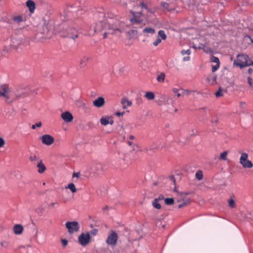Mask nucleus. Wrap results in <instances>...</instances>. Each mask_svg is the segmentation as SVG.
Instances as JSON below:
<instances>
[{
	"instance_id": "1",
	"label": "nucleus",
	"mask_w": 253,
	"mask_h": 253,
	"mask_svg": "<svg viewBox=\"0 0 253 253\" xmlns=\"http://www.w3.org/2000/svg\"><path fill=\"white\" fill-rule=\"evenodd\" d=\"M105 22L106 24H107V28L104 30L106 31L103 34V38H107L109 34L122 33L126 30L125 27V23L117 19L107 18Z\"/></svg>"
},
{
	"instance_id": "2",
	"label": "nucleus",
	"mask_w": 253,
	"mask_h": 253,
	"mask_svg": "<svg viewBox=\"0 0 253 253\" xmlns=\"http://www.w3.org/2000/svg\"><path fill=\"white\" fill-rule=\"evenodd\" d=\"M131 13L132 15V18L130 19V24L126 25L125 24V27L126 30L128 29L135 28V25H138L142 23L143 21V17L145 18V14H143L142 12H134L131 11Z\"/></svg>"
},
{
	"instance_id": "3",
	"label": "nucleus",
	"mask_w": 253,
	"mask_h": 253,
	"mask_svg": "<svg viewBox=\"0 0 253 253\" xmlns=\"http://www.w3.org/2000/svg\"><path fill=\"white\" fill-rule=\"evenodd\" d=\"M107 19V18L104 19L102 21H99L92 24L89 30V35H93L96 32H102L106 29L107 28V24H106L105 22Z\"/></svg>"
},
{
	"instance_id": "4",
	"label": "nucleus",
	"mask_w": 253,
	"mask_h": 253,
	"mask_svg": "<svg viewBox=\"0 0 253 253\" xmlns=\"http://www.w3.org/2000/svg\"><path fill=\"white\" fill-rule=\"evenodd\" d=\"M250 58L247 55L244 54H238L237 59L234 60V64L240 68L249 66Z\"/></svg>"
},
{
	"instance_id": "5",
	"label": "nucleus",
	"mask_w": 253,
	"mask_h": 253,
	"mask_svg": "<svg viewBox=\"0 0 253 253\" xmlns=\"http://www.w3.org/2000/svg\"><path fill=\"white\" fill-rule=\"evenodd\" d=\"M7 95L6 103L9 104L19 99L21 97L22 93L9 88Z\"/></svg>"
},
{
	"instance_id": "6",
	"label": "nucleus",
	"mask_w": 253,
	"mask_h": 253,
	"mask_svg": "<svg viewBox=\"0 0 253 253\" xmlns=\"http://www.w3.org/2000/svg\"><path fill=\"white\" fill-rule=\"evenodd\" d=\"M240 153L241 156L240 158L239 162L243 168L244 169L252 168L253 167V164L251 161L248 160V154L244 152Z\"/></svg>"
},
{
	"instance_id": "7",
	"label": "nucleus",
	"mask_w": 253,
	"mask_h": 253,
	"mask_svg": "<svg viewBox=\"0 0 253 253\" xmlns=\"http://www.w3.org/2000/svg\"><path fill=\"white\" fill-rule=\"evenodd\" d=\"M66 227L70 233L78 231L80 229L79 223L77 221L67 222Z\"/></svg>"
},
{
	"instance_id": "8",
	"label": "nucleus",
	"mask_w": 253,
	"mask_h": 253,
	"mask_svg": "<svg viewBox=\"0 0 253 253\" xmlns=\"http://www.w3.org/2000/svg\"><path fill=\"white\" fill-rule=\"evenodd\" d=\"M90 236L89 233H82L78 237L79 243L82 246H85L90 242Z\"/></svg>"
},
{
	"instance_id": "9",
	"label": "nucleus",
	"mask_w": 253,
	"mask_h": 253,
	"mask_svg": "<svg viewBox=\"0 0 253 253\" xmlns=\"http://www.w3.org/2000/svg\"><path fill=\"white\" fill-rule=\"evenodd\" d=\"M118 240V235L114 231L111 230L110 234L108 236L106 239V243L108 245L115 246Z\"/></svg>"
},
{
	"instance_id": "10",
	"label": "nucleus",
	"mask_w": 253,
	"mask_h": 253,
	"mask_svg": "<svg viewBox=\"0 0 253 253\" xmlns=\"http://www.w3.org/2000/svg\"><path fill=\"white\" fill-rule=\"evenodd\" d=\"M41 139L42 143L46 145H51L54 142V138L49 134H44L42 135L41 137Z\"/></svg>"
},
{
	"instance_id": "11",
	"label": "nucleus",
	"mask_w": 253,
	"mask_h": 253,
	"mask_svg": "<svg viewBox=\"0 0 253 253\" xmlns=\"http://www.w3.org/2000/svg\"><path fill=\"white\" fill-rule=\"evenodd\" d=\"M139 6L142 8L141 12H142L143 14H145V11L147 12V14L145 15L146 17H148L153 13L152 10L149 7L148 4L145 3L143 1H140L139 2Z\"/></svg>"
},
{
	"instance_id": "12",
	"label": "nucleus",
	"mask_w": 253,
	"mask_h": 253,
	"mask_svg": "<svg viewBox=\"0 0 253 253\" xmlns=\"http://www.w3.org/2000/svg\"><path fill=\"white\" fill-rule=\"evenodd\" d=\"M61 117L65 122L67 123L71 122L73 120V115L69 111H66L62 113Z\"/></svg>"
},
{
	"instance_id": "13",
	"label": "nucleus",
	"mask_w": 253,
	"mask_h": 253,
	"mask_svg": "<svg viewBox=\"0 0 253 253\" xmlns=\"http://www.w3.org/2000/svg\"><path fill=\"white\" fill-rule=\"evenodd\" d=\"M100 123L103 126H107L108 124L113 125L114 121L112 118L108 116H103L100 119Z\"/></svg>"
},
{
	"instance_id": "14",
	"label": "nucleus",
	"mask_w": 253,
	"mask_h": 253,
	"mask_svg": "<svg viewBox=\"0 0 253 253\" xmlns=\"http://www.w3.org/2000/svg\"><path fill=\"white\" fill-rule=\"evenodd\" d=\"M104 104L105 100L102 97H99L93 101V105L98 108L102 107Z\"/></svg>"
},
{
	"instance_id": "15",
	"label": "nucleus",
	"mask_w": 253,
	"mask_h": 253,
	"mask_svg": "<svg viewBox=\"0 0 253 253\" xmlns=\"http://www.w3.org/2000/svg\"><path fill=\"white\" fill-rule=\"evenodd\" d=\"M26 6L29 8V11L33 13L35 9V3L33 0H28L26 2Z\"/></svg>"
},
{
	"instance_id": "16",
	"label": "nucleus",
	"mask_w": 253,
	"mask_h": 253,
	"mask_svg": "<svg viewBox=\"0 0 253 253\" xmlns=\"http://www.w3.org/2000/svg\"><path fill=\"white\" fill-rule=\"evenodd\" d=\"M37 167L38 168V171L40 173H43L46 169V168H45V166L43 165V164L42 163V160H40L38 161Z\"/></svg>"
},
{
	"instance_id": "17",
	"label": "nucleus",
	"mask_w": 253,
	"mask_h": 253,
	"mask_svg": "<svg viewBox=\"0 0 253 253\" xmlns=\"http://www.w3.org/2000/svg\"><path fill=\"white\" fill-rule=\"evenodd\" d=\"M23 231V227L20 224L15 225L13 227V231L16 235L21 234Z\"/></svg>"
},
{
	"instance_id": "18",
	"label": "nucleus",
	"mask_w": 253,
	"mask_h": 253,
	"mask_svg": "<svg viewBox=\"0 0 253 253\" xmlns=\"http://www.w3.org/2000/svg\"><path fill=\"white\" fill-rule=\"evenodd\" d=\"M121 103L123 105V109H126L128 106H130L132 104V102L128 100L126 98H122Z\"/></svg>"
},
{
	"instance_id": "19",
	"label": "nucleus",
	"mask_w": 253,
	"mask_h": 253,
	"mask_svg": "<svg viewBox=\"0 0 253 253\" xmlns=\"http://www.w3.org/2000/svg\"><path fill=\"white\" fill-rule=\"evenodd\" d=\"M69 32L67 36L69 38H72L75 40V38H77L78 37V34L77 31L75 29H70L69 30Z\"/></svg>"
},
{
	"instance_id": "20",
	"label": "nucleus",
	"mask_w": 253,
	"mask_h": 253,
	"mask_svg": "<svg viewBox=\"0 0 253 253\" xmlns=\"http://www.w3.org/2000/svg\"><path fill=\"white\" fill-rule=\"evenodd\" d=\"M161 6L163 7L164 10L168 11L173 10L174 9L169 7V4L166 2H162Z\"/></svg>"
},
{
	"instance_id": "21",
	"label": "nucleus",
	"mask_w": 253,
	"mask_h": 253,
	"mask_svg": "<svg viewBox=\"0 0 253 253\" xmlns=\"http://www.w3.org/2000/svg\"><path fill=\"white\" fill-rule=\"evenodd\" d=\"M125 32H127V34H128L130 38H134L137 35V31L134 29H130L128 31L127 30Z\"/></svg>"
},
{
	"instance_id": "22",
	"label": "nucleus",
	"mask_w": 253,
	"mask_h": 253,
	"mask_svg": "<svg viewBox=\"0 0 253 253\" xmlns=\"http://www.w3.org/2000/svg\"><path fill=\"white\" fill-rule=\"evenodd\" d=\"M194 5H199L200 4H206L210 0H192Z\"/></svg>"
},
{
	"instance_id": "23",
	"label": "nucleus",
	"mask_w": 253,
	"mask_h": 253,
	"mask_svg": "<svg viewBox=\"0 0 253 253\" xmlns=\"http://www.w3.org/2000/svg\"><path fill=\"white\" fill-rule=\"evenodd\" d=\"M144 97L148 100H153L155 98V94L153 92L147 91L145 93Z\"/></svg>"
},
{
	"instance_id": "24",
	"label": "nucleus",
	"mask_w": 253,
	"mask_h": 253,
	"mask_svg": "<svg viewBox=\"0 0 253 253\" xmlns=\"http://www.w3.org/2000/svg\"><path fill=\"white\" fill-rule=\"evenodd\" d=\"M165 74L164 73H161L160 74L157 75V81L160 83L164 82L165 79Z\"/></svg>"
},
{
	"instance_id": "25",
	"label": "nucleus",
	"mask_w": 253,
	"mask_h": 253,
	"mask_svg": "<svg viewBox=\"0 0 253 253\" xmlns=\"http://www.w3.org/2000/svg\"><path fill=\"white\" fill-rule=\"evenodd\" d=\"M152 206L156 209H160L161 208V205L159 203V199H154L152 203Z\"/></svg>"
},
{
	"instance_id": "26",
	"label": "nucleus",
	"mask_w": 253,
	"mask_h": 253,
	"mask_svg": "<svg viewBox=\"0 0 253 253\" xmlns=\"http://www.w3.org/2000/svg\"><path fill=\"white\" fill-rule=\"evenodd\" d=\"M8 88V86L6 84L0 85V97H2V95H4V93H5V90Z\"/></svg>"
},
{
	"instance_id": "27",
	"label": "nucleus",
	"mask_w": 253,
	"mask_h": 253,
	"mask_svg": "<svg viewBox=\"0 0 253 253\" xmlns=\"http://www.w3.org/2000/svg\"><path fill=\"white\" fill-rule=\"evenodd\" d=\"M191 92V91L188 89H181V93H178L177 94V96L178 97H180V96H184L185 95H188Z\"/></svg>"
},
{
	"instance_id": "28",
	"label": "nucleus",
	"mask_w": 253,
	"mask_h": 253,
	"mask_svg": "<svg viewBox=\"0 0 253 253\" xmlns=\"http://www.w3.org/2000/svg\"><path fill=\"white\" fill-rule=\"evenodd\" d=\"M143 32L144 33H148L150 34H153L155 33V30L150 27L145 28L143 30Z\"/></svg>"
},
{
	"instance_id": "29",
	"label": "nucleus",
	"mask_w": 253,
	"mask_h": 253,
	"mask_svg": "<svg viewBox=\"0 0 253 253\" xmlns=\"http://www.w3.org/2000/svg\"><path fill=\"white\" fill-rule=\"evenodd\" d=\"M66 188H69L73 193H75L77 191V189L73 183H69Z\"/></svg>"
},
{
	"instance_id": "30",
	"label": "nucleus",
	"mask_w": 253,
	"mask_h": 253,
	"mask_svg": "<svg viewBox=\"0 0 253 253\" xmlns=\"http://www.w3.org/2000/svg\"><path fill=\"white\" fill-rule=\"evenodd\" d=\"M165 203L167 205H171L174 203V199L172 198H165Z\"/></svg>"
},
{
	"instance_id": "31",
	"label": "nucleus",
	"mask_w": 253,
	"mask_h": 253,
	"mask_svg": "<svg viewBox=\"0 0 253 253\" xmlns=\"http://www.w3.org/2000/svg\"><path fill=\"white\" fill-rule=\"evenodd\" d=\"M195 175L196 178L199 180L202 179L203 178V172L201 170H198V171H197Z\"/></svg>"
},
{
	"instance_id": "32",
	"label": "nucleus",
	"mask_w": 253,
	"mask_h": 253,
	"mask_svg": "<svg viewBox=\"0 0 253 253\" xmlns=\"http://www.w3.org/2000/svg\"><path fill=\"white\" fill-rule=\"evenodd\" d=\"M228 154L227 151H224L221 153L219 156V159L226 161L227 160V155Z\"/></svg>"
},
{
	"instance_id": "33",
	"label": "nucleus",
	"mask_w": 253,
	"mask_h": 253,
	"mask_svg": "<svg viewBox=\"0 0 253 253\" xmlns=\"http://www.w3.org/2000/svg\"><path fill=\"white\" fill-rule=\"evenodd\" d=\"M159 36L161 37L162 40H165L167 38V36L163 30H160L158 32Z\"/></svg>"
},
{
	"instance_id": "34",
	"label": "nucleus",
	"mask_w": 253,
	"mask_h": 253,
	"mask_svg": "<svg viewBox=\"0 0 253 253\" xmlns=\"http://www.w3.org/2000/svg\"><path fill=\"white\" fill-rule=\"evenodd\" d=\"M29 160L31 162L39 161L40 159H39L38 157L36 155H31L29 157Z\"/></svg>"
},
{
	"instance_id": "35",
	"label": "nucleus",
	"mask_w": 253,
	"mask_h": 253,
	"mask_svg": "<svg viewBox=\"0 0 253 253\" xmlns=\"http://www.w3.org/2000/svg\"><path fill=\"white\" fill-rule=\"evenodd\" d=\"M210 78H212V82L211 84H214L215 83L216 79V76L215 75H211L208 77L207 80H210Z\"/></svg>"
},
{
	"instance_id": "36",
	"label": "nucleus",
	"mask_w": 253,
	"mask_h": 253,
	"mask_svg": "<svg viewBox=\"0 0 253 253\" xmlns=\"http://www.w3.org/2000/svg\"><path fill=\"white\" fill-rule=\"evenodd\" d=\"M228 205L231 208L235 207V202L233 199H230L228 200Z\"/></svg>"
},
{
	"instance_id": "37",
	"label": "nucleus",
	"mask_w": 253,
	"mask_h": 253,
	"mask_svg": "<svg viewBox=\"0 0 253 253\" xmlns=\"http://www.w3.org/2000/svg\"><path fill=\"white\" fill-rule=\"evenodd\" d=\"M222 91H223V90L221 89V87H219V90L215 93L216 97H219L223 95V94L221 93Z\"/></svg>"
},
{
	"instance_id": "38",
	"label": "nucleus",
	"mask_w": 253,
	"mask_h": 253,
	"mask_svg": "<svg viewBox=\"0 0 253 253\" xmlns=\"http://www.w3.org/2000/svg\"><path fill=\"white\" fill-rule=\"evenodd\" d=\"M162 42V39L160 38H158L153 43L155 46H157Z\"/></svg>"
},
{
	"instance_id": "39",
	"label": "nucleus",
	"mask_w": 253,
	"mask_h": 253,
	"mask_svg": "<svg viewBox=\"0 0 253 253\" xmlns=\"http://www.w3.org/2000/svg\"><path fill=\"white\" fill-rule=\"evenodd\" d=\"M0 245L2 247L7 248L9 247L8 243L6 241H3L1 242Z\"/></svg>"
},
{
	"instance_id": "40",
	"label": "nucleus",
	"mask_w": 253,
	"mask_h": 253,
	"mask_svg": "<svg viewBox=\"0 0 253 253\" xmlns=\"http://www.w3.org/2000/svg\"><path fill=\"white\" fill-rule=\"evenodd\" d=\"M181 53L183 55H184L185 54L190 55L191 54V50L189 49H187V50H182L181 51Z\"/></svg>"
},
{
	"instance_id": "41",
	"label": "nucleus",
	"mask_w": 253,
	"mask_h": 253,
	"mask_svg": "<svg viewBox=\"0 0 253 253\" xmlns=\"http://www.w3.org/2000/svg\"><path fill=\"white\" fill-rule=\"evenodd\" d=\"M89 59V57L88 56H84L83 59H82L80 61V64L81 65H84V62L87 61Z\"/></svg>"
},
{
	"instance_id": "42",
	"label": "nucleus",
	"mask_w": 253,
	"mask_h": 253,
	"mask_svg": "<svg viewBox=\"0 0 253 253\" xmlns=\"http://www.w3.org/2000/svg\"><path fill=\"white\" fill-rule=\"evenodd\" d=\"M211 61L216 63V64H219V60L216 57L212 56L211 58Z\"/></svg>"
},
{
	"instance_id": "43",
	"label": "nucleus",
	"mask_w": 253,
	"mask_h": 253,
	"mask_svg": "<svg viewBox=\"0 0 253 253\" xmlns=\"http://www.w3.org/2000/svg\"><path fill=\"white\" fill-rule=\"evenodd\" d=\"M14 21H15L18 23H20L21 21H22V18L21 16H17L14 18Z\"/></svg>"
},
{
	"instance_id": "44",
	"label": "nucleus",
	"mask_w": 253,
	"mask_h": 253,
	"mask_svg": "<svg viewBox=\"0 0 253 253\" xmlns=\"http://www.w3.org/2000/svg\"><path fill=\"white\" fill-rule=\"evenodd\" d=\"M42 126V123L39 122L38 123H36L35 125H32V129H35L36 127H41Z\"/></svg>"
},
{
	"instance_id": "45",
	"label": "nucleus",
	"mask_w": 253,
	"mask_h": 253,
	"mask_svg": "<svg viewBox=\"0 0 253 253\" xmlns=\"http://www.w3.org/2000/svg\"><path fill=\"white\" fill-rule=\"evenodd\" d=\"M219 64H216L215 65H213L212 66V71L213 72H215L219 68Z\"/></svg>"
},
{
	"instance_id": "46",
	"label": "nucleus",
	"mask_w": 253,
	"mask_h": 253,
	"mask_svg": "<svg viewBox=\"0 0 253 253\" xmlns=\"http://www.w3.org/2000/svg\"><path fill=\"white\" fill-rule=\"evenodd\" d=\"M9 88L8 87L6 90H5V93H4V95H2V97H3L5 101L6 102V99H7V96L8 94V91H9Z\"/></svg>"
},
{
	"instance_id": "47",
	"label": "nucleus",
	"mask_w": 253,
	"mask_h": 253,
	"mask_svg": "<svg viewBox=\"0 0 253 253\" xmlns=\"http://www.w3.org/2000/svg\"><path fill=\"white\" fill-rule=\"evenodd\" d=\"M172 91L177 95L178 93H181V92H180V91H181V89L174 88L172 89Z\"/></svg>"
},
{
	"instance_id": "48",
	"label": "nucleus",
	"mask_w": 253,
	"mask_h": 253,
	"mask_svg": "<svg viewBox=\"0 0 253 253\" xmlns=\"http://www.w3.org/2000/svg\"><path fill=\"white\" fill-rule=\"evenodd\" d=\"M97 232L98 230L96 229H94L90 231V234L92 235L95 236L97 234Z\"/></svg>"
},
{
	"instance_id": "49",
	"label": "nucleus",
	"mask_w": 253,
	"mask_h": 253,
	"mask_svg": "<svg viewBox=\"0 0 253 253\" xmlns=\"http://www.w3.org/2000/svg\"><path fill=\"white\" fill-rule=\"evenodd\" d=\"M61 242L63 247H65L68 244V241L66 239H62Z\"/></svg>"
},
{
	"instance_id": "50",
	"label": "nucleus",
	"mask_w": 253,
	"mask_h": 253,
	"mask_svg": "<svg viewBox=\"0 0 253 253\" xmlns=\"http://www.w3.org/2000/svg\"><path fill=\"white\" fill-rule=\"evenodd\" d=\"M59 205V203L57 202H53V203H51L50 205H49V207H51L52 208H54V207L55 206V205Z\"/></svg>"
},
{
	"instance_id": "51",
	"label": "nucleus",
	"mask_w": 253,
	"mask_h": 253,
	"mask_svg": "<svg viewBox=\"0 0 253 253\" xmlns=\"http://www.w3.org/2000/svg\"><path fill=\"white\" fill-rule=\"evenodd\" d=\"M4 144V141L3 139L1 137H0V147H2Z\"/></svg>"
},
{
	"instance_id": "52",
	"label": "nucleus",
	"mask_w": 253,
	"mask_h": 253,
	"mask_svg": "<svg viewBox=\"0 0 253 253\" xmlns=\"http://www.w3.org/2000/svg\"><path fill=\"white\" fill-rule=\"evenodd\" d=\"M251 42L253 43V30L251 31L250 35L248 36Z\"/></svg>"
},
{
	"instance_id": "53",
	"label": "nucleus",
	"mask_w": 253,
	"mask_h": 253,
	"mask_svg": "<svg viewBox=\"0 0 253 253\" xmlns=\"http://www.w3.org/2000/svg\"><path fill=\"white\" fill-rule=\"evenodd\" d=\"M247 79H248V84L251 86L252 85V81H252L251 78L250 77H248Z\"/></svg>"
},
{
	"instance_id": "54",
	"label": "nucleus",
	"mask_w": 253,
	"mask_h": 253,
	"mask_svg": "<svg viewBox=\"0 0 253 253\" xmlns=\"http://www.w3.org/2000/svg\"><path fill=\"white\" fill-rule=\"evenodd\" d=\"M116 116H123V115L124 114V112H116Z\"/></svg>"
},
{
	"instance_id": "55",
	"label": "nucleus",
	"mask_w": 253,
	"mask_h": 253,
	"mask_svg": "<svg viewBox=\"0 0 253 253\" xmlns=\"http://www.w3.org/2000/svg\"><path fill=\"white\" fill-rule=\"evenodd\" d=\"M218 122V119L217 118H214L211 120V123L213 124H217Z\"/></svg>"
},
{
	"instance_id": "56",
	"label": "nucleus",
	"mask_w": 253,
	"mask_h": 253,
	"mask_svg": "<svg viewBox=\"0 0 253 253\" xmlns=\"http://www.w3.org/2000/svg\"><path fill=\"white\" fill-rule=\"evenodd\" d=\"M190 58L189 56H186V57H184L183 59V61H189L190 60Z\"/></svg>"
},
{
	"instance_id": "57",
	"label": "nucleus",
	"mask_w": 253,
	"mask_h": 253,
	"mask_svg": "<svg viewBox=\"0 0 253 253\" xmlns=\"http://www.w3.org/2000/svg\"><path fill=\"white\" fill-rule=\"evenodd\" d=\"M170 180L174 184H175V179L173 176H170L169 177Z\"/></svg>"
},
{
	"instance_id": "58",
	"label": "nucleus",
	"mask_w": 253,
	"mask_h": 253,
	"mask_svg": "<svg viewBox=\"0 0 253 253\" xmlns=\"http://www.w3.org/2000/svg\"><path fill=\"white\" fill-rule=\"evenodd\" d=\"M157 199H159V200H163L164 199V197L163 195H160L159 196V197L157 198Z\"/></svg>"
},
{
	"instance_id": "59",
	"label": "nucleus",
	"mask_w": 253,
	"mask_h": 253,
	"mask_svg": "<svg viewBox=\"0 0 253 253\" xmlns=\"http://www.w3.org/2000/svg\"><path fill=\"white\" fill-rule=\"evenodd\" d=\"M79 174H79V172H78V173H75V172H74V173H73V177H75V176H76V177H78V176H79Z\"/></svg>"
},
{
	"instance_id": "60",
	"label": "nucleus",
	"mask_w": 253,
	"mask_h": 253,
	"mask_svg": "<svg viewBox=\"0 0 253 253\" xmlns=\"http://www.w3.org/2000/svg\"><path fill=\"white\" fill-rule=\"evenodd\" d=\"M253 66V61H252V60L250 58V62H249V66Z\"/></svg>"
},
{
	"instance_id": "61",
	"label": "nucleus",
	"mask_w": 253,
	"mask_h": 253,
	"mask_svg": "<svg viewBox=\"0 0 253 253\" xmlns=\"http://www.w3.org/2000/svg\"><path fill=\"white\" fill-rule=\"evenodd\" d=\"M185 205L186 204L184 203H183V204H180V205H178V208H181L183 207L184 206H185Z\"/></svg>"
},
{
	"instance_id": "62",
	"label": "nucleus",
	"mask_w": 253,
	"mask_h": 253,
	"mask_svg": "<svg viewBox=\"0 0 253 253\" xmlns=\"http://www.w3.org/2000/svg\"><path fill=\"white\" fill-rule=\"evenodd\" d=\"M129 138L130 139V140H133L134 139V136L132 135H130L129 136Z\"/></svg>"
},
{
	"instance_id": "63",
	"label": "nucleus",
	"mask_w": 253,
	"mask_h": 253,
	"mask_svg": "<svg viewBox=\"0 0 253 253\" xmlns=\"http://www.w3.org/2000/svg\"><path fill=\"white\" fill-rule=\"evenodd\" d=\"M248 73H249L250 74H252V73H253V69H251V68H249V69H248Z\"/></svg>"
},
{
	"instance_id": "64",
	"label": "nucleus",
	"mask_w": 253,
	"mask_h": 253,
	"mask_svg": "<svg viewBox=\"0 0 253 253\" xmlns=\"http://www.w3.org/2000/svg\"><path fill=\"white\" fill-rule=\"evenodd\" d=\"M155 148H157V149H159V147H158V146H151V147L150 148V149H155Z\"/></svg>"
}]
</instances>
